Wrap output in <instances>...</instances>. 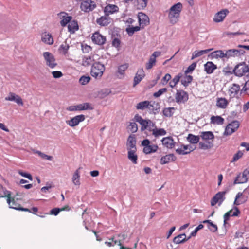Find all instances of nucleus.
Listing matches in <instances>:
<instances>
[{"instance_id":"5","label":"nucleus","mask_w":249,"mask_h":249,"mask_svg":"<svg viewBox=\"0 0 249 249\" xmlns=\"http://www.w3.org/2000/svg\"><path fill=\"white\" fill-rule=\"evenodd\" d=\"M227 191L217 193L211 199V206H214L217 203H218V205L220 206L225 199V195Z\"/></svg>"},{"instance_id":"33","label":"nucleus","mask_w":249,"mask_h":249,"mask_svg":"<svg viewBox=\"0 0 249 249\" xmlns=\"http://www.w3.org/2000/svg\"><path fill=\"white\" fill-rule=\"evenodd\" d=\"M201 138L204 140H213L214 139V136L212 131H204L201 132L200 135Z\"/></svg>"},{"instance_id":"46","label":"nucleus","mask_w":249,"mask_h":249,"mask_svg":"<svg viewBox=\"0 0 249 249\" xmlns=\"http://www.w3.org/2000/svg\"><path fill=\"white\" fill-rule=\"evenodd\" d=\"M90 80L91 78L90 76L83 75L80 78L79 82L81 85H85L87 84Z\"/></svg>"},{"instance_id":"43","label":"nucleus","mask_w":249,"mask_h":249,"mask_svg":"<svg viewBox=\"0 0 249 249\" xmlns=\"http://www.w3.org/2000/svg\"><path fill=\"white\" fill-rule=\"evenodd\" d=\"M70 210V208H69V206H67L66 207H64V208H54L52 209L50 211V214L51 215H54L55 216H56L59 214L60 212L64 211V210Z\"/></svg>"},{"instance_id":"48","label":"nucleus","mask_w":249,"mask_h":249,"mask_svg":"<svg viewBox=\"0 0 249 249\" xmlns=\"http://www.w3.org/2000/svg\"><path fill=\"white\" fill-rule=\"evenodd\" d=\"M128 129L133 133H135L138 130L137 124L135 122H131L128 126Z\"/></svg>"},{"instance_id":"32","label":"nucleus","mask_w":249,"mask_h":249,"mask_svg":"<svg viewBox=\"0 0 249 249\" xmlns=\"http://www.w3.org/2000/svg\"><path fill=\"white\" fill-rule=\"evenodd\" d=\"M166 131L164 128H153L152 129V134L156 138L160 136L166 135Z\"/></svg>"},{"instance_id":"11","label":"nucleus","mask_w":249,"mask_h":249,"mask_svg":"<svg viewBox=\"0 0 249 249\" xmlns=\"http://www.w3.org/2000/svg\"><path fill=\"white\" fill-rule=\"evenodd\" d=\"M136 136L134 134H131L129 136L126 146H127V149L128 150V151L129 150H134L136 151L137 150V147H136Z\"/></svg>"},{"instance_id":"35","label":"nucleus","mask_w":249,"mask_h":249,"mask_svg":"<svg viewBox=\"0 0 249 249\" xmlns=\"http://www.w3.org/2000/svg\"><path fill=\"white\" fill-rule=\"evenodd\" d=\"M183 74L180 72L176 75L173 79L169 82L170 87L174 88L179 81L180 79L182 77Z\"/></svg>"},{"instance_id":"56","label":"nucleus","mask_w":249,"mask_h":249,"mask_svg":"<svg viewBox=\"0 0 249 249\" xmlns=\"http://www.w3.org/2000/svg\"><path fill=\"white\" fill-rule=\"evenodd\" d=\"M18 173L21 176L25 177L30 180H33V178H32V175L28 173L23 172L22 170H19L18 171Z\"/></svg>"},{"instance_id":"16","label":"nucleus","mask_w":249,"mask_h":249,"mask_svg":"<svg viewBox=\"0 0 249 249\" xmlns=\"http://www.w3.org/2000/svg\"><path fill=\"white\" fill-rule=\"evenodd\" d=\"M162 144L167 148L171 149L175 145L176 142H174L172 137H164L161 140Z\"/></svg>"},{"instance_id":"10","label":"nucleus","mask_w":249,"mask_h":249,"mask_svg":"<svg viewBox=\"0 0 249 249\" xmlns=\"http://www.w3.org/2000/svg\"><path fill=\"white\" fill-rule=\"evenodd\" d=\"M175 99L177 103H185L188 100V93L183 90H177Z\"/></svg>"},{"instance_id":"28","label":"nucleus","mask_w":249,"mask_h":249,"mask_svg":"<svg viewBox=\"0 0 249 249\" xmlns=\"http://www.w3.org/2000/svg\"><path fill=\"white\" fill-rule=\"evenodd\" d=\"M228 100L225 98H218L216 101V106L220 108H225L228 105Z\"/></svg>"},{"instance_id":"49","label":"nucleus","mask_w":249,"mask_h":249,"mask_svg":"<svg viewBox=\"0 0 249 249\" xmlns=\"http://www.w3.org/2000/svg\"><path fill=\"white\" fill-rule=\"evenodd\" d=\"M41 158L43 159H47L48 160L51 161L53 160V157L51 156L47 155L40 151H36V152Z\"/></svg>"},{"instance_id":"62","label":"nucleus","mask_w":249,"mask_h":249,"mask_svg":"<svg viewBox=\"0 0 249 249\" xmlns=\"http://www.w3.org/2000/svg\"><path fill=\"white\" fill-rule=\"evenodd\" d=\"M204 228V225L202 224H200L195 229L191 232V236H195L196 235L198 231Z\"/></svg>"},{"instance_id":"39","label":"nucleus","mask_w":249,"mask_h":249,"mask_svg":"<svg viewBox=\"0 0 249 249\" xmlns=\"http://www.w3.org/2000/svg\"><path fill=\"white\" fill-rule=\"evenodd\" d=\"M105 244L108 247H112L117 244L119 246L122 245L120 240H115L114 237L109 238L108 241H106Z\"/></svg>"},{"instance_id":"57","label":"nucleus","mask_w":249,"mask_h":249,"mask_svg":"<svg viewBox=\"0 0 249 249\" xmlns=\"http://www.w3.org/2000/svg\"><path fill=\"white\" fill-rule=\"evenodd\" d=\"M243 155V152L239 150L236 154H235L233 156L232 160H231L232 162H235L238 160L240 158H241Z\"/></svg>"},{"instance_id":"15","label":"nucleus","mask_w":249,"mask_h":249,"mask_svg":"<svg viewBox=\"0 0 249 249\" xmlns=\"http://www.w3.org/2000/svg\"><path fill=\"white\" fill-rule=\"evenodd\" d=\"M111 22V18L105 14L96 19L97 23L101 26H107Z\"/></svg>"},{"instance_id":"6","label":"nucleus","mask_w":249,"mask_h":249,"mask_svg":"<svg viewBox=\"0 0 249 249\" xmlns=\"http://www.w3.org/2000/svg\"><path fill=\"white\" fill-rule=\"evenodd\" d=\"M43 56L46 61L47 65L51 68H54L57 65L54 56L50 52L43 53Z\"/></svg>"},{"instance_id":"38","label":"nucleus","mask_w":249,"mask_h":249,"mask_svg":"<svg viewBox=\"0 0 249 249\" xmlns=\"http://www.w3.org/2000/svg\"><path fill=\"white\" fill-rule=\"evenodd\" d=\"M187 141L192 144H196L199 142V137L192 134H189L187 138Z\"/></svg>"},{"instance_id":"29","label":"nucleus","mask_w":249,"mask_h":249,"mask_svg":"<svg viewBox=\"0 0 249 249\" xmlns=\"http://www.w3.org/2000/svg\"><path fill=\"white\" fill-rule=\"evenodd\" d=\"M78 111L93 110V107L89 103H84L77 105Z\"/></svg>"},{"instance_id":"50","label":"nucleus","mask_w":249,"mask_h":249,"mask_svg":"<svg viewBox=\"0 0 249 249\" xmlns=\"http://www.w3.org/2000/svg\"><path fill=\"white\" fill-rule=\"evenodd\" d=\"M196 62L192 63L185 71V74L187 75L188 73L193 72L196 67Z\"/></svg>"},{"instance_id":"51","label":"nucleus","mask_w":249,"mask_h":249,"mask_svg":"<svg viewBox=\"0 0 249 249\" xmlns=\"http://www.w3.org/2000/svg\"><path fill=\"white\" fill-rule=\"evenodd\" d=\"M7 202L9 205L10 208L14 209V207H20L19 205L17 203L14 199L11 200L10 197H8Z\"/></svg>"},{"instance_id":"9","label":"nucleus","mask_w":249,"mask_h":249,"mask_svg":"<svg viewBox=\"0 0 249 249\" xmlns=\"http://www.w3.org/2000/svg\"><path fill=\"white\" fill-rule=\"evenodd\" d=\"M85 119V115L81 114L72 118L70 120L66 121V122L71 127H74L77 125L80 122L84 121Z\"/></svg>"},{"instance_id":"14","label":"nucleus","mask_w":249,"mask_h":249,"mask_svg":"<svg viewBox=\"0 0 249 249\" xmlns=\"http://www.w3.org/2000/svg\"><path fill=\"white\" fill-rule=\"evenodd\" d=\"M227 9H222L215 14L213 18V21L216 23L222 21L226 15L229 13Z\"/></svg>"},{"instance_id":"64","label":"nucleus","mask_w":249,"mask_h":249,"mask_svg":"<svg viewBox=\"0 0 249 249\" xmlns=\"http://www.w3.org/2000/svg\"><path fill=\"white\" fill-rule=\"evenodd\" d=\"M248 91H249V79L247 80L245 83L241 90V92H247Z\"/></svg>"},{"instance_id":"37","label":"nucleus","mask_w":249,"mask_h":249,"mask_svg":"<svg viewBox=\"0 0 249 249\" xmlns=\"http://www.w3.org/2000/svg\"><path fill=\"white\" fill-rule=\"evenodd\" d=\"M128 67V64L127 63L121 65L119 66L117 72L121 76V77H119L120 79L124 77L125 71L127 69Z\"/></svg>"},{"instance_id":"54","label":"nucleus","mask_w":249,"mask_h":249,"mask_svg":"<svg viewBox=\"0 0 249 249\" xmlns=\"http://www.w3.org/2000/svg\"><path fill=\"white\" fill-rule=\"evenodd\" d=\"M91 62V57L90 56L84 57L82 60V65L84 66H89Z\"/></svg>"},{"instance_id":"13","label":"nucleus","mask_w":249,"mask_h":249,"mask_svg":"<svg viewBox=\"0 0 249 249\" xmlns=\"http://www.w3.org/2000/svg\"><path fill=\"white\" fill-rule=\"evenodd\" d=\"M139 23L140 26H142V28L148 25L149 24V18L148 17L142 12H139L138 15Z\"/></svg>"},{"instance_id":"31","label":"nucleus","mask_w":249,"mask_h":249,"mask_svg":"<svg viewBox=\"0 0 249 249\" xmlns=\"http://www.w3.org/2000/svg\"><path fill=\"white\" fill-rule=\"evenodd\" d=\"M150 102L148 101H144L138 103L136 106L137 109L143 110L145 108H150Z\"/></svg>"},{"instance_id":"52","label":"nucleus","mask_w":249,"mask_h":249,"mask_svg":"<svg viewBox=\"0 0 249 249\" xmlns=\"http://www.w3.org/2000/svg\"><path fill=\"white\" fill-rule=\"evenodd\" d=\"M194 149H190L188 151H185V150L181 147L180 148H178L176 150V152L179 155H184L189 154L191 152L193 151Z\"/></svg>"},{"instance_id":"26","label":"nucleus","mask_w":249,"mask_h":249,"mask_svg":"<svg viewBox=\"0 0 249 249\" xmlns=\"http://www.w3.org/2000/svg\"><path fill=\"white\" fill-rule=\"evenodd\" d=\"M240 86L236 84H233L232 86L229 89L230 96L235 97L240 90Z\"/></svg>"},{"instance_id":"42","label":"nucleus","mask_w":249,"mask_h":249,"mask_svg":"<svg viewBox=\"0 0 249 249\" xmlns=\"http://www.w3.org/2000/svg\"><path fill=\"white\" fill-rule=\"evenodd\" d=\"M69 48L70 46L69 44L66 42H65V44H62L60 46L58 51L61 53L66 55L68 53Z\"/></svg>"},{"instance_id":"30","label":"nucleus","mask_w":249,"mask_h":249,"mask_svg":"<svg viewBox=\"0 0 249 249\" xmlns=\"http://www.w3.org/2000/svg\"><path fill=\"white\" fill-rule=\"evenodd\" d=\"M224 119L220 116H212L211 117V124H223Z\"/></svg>"},{"instance_id":"21","label":"nucleus","mask_w":249,"mask_h":249,"mask_svg":"<svg viewBox=\"0 0 249 249\" xmlns=\"http://www.w3.org/2000/svg\"><path fill=\"white\" fill-rule=\"evenodd\" d=\"M149 107L150 108H148L149 110V113L154 115L158 114L160 109V104L155 101L153 102L152 104L150 103Z\"/></svg>"},{"instance_id":"58","label":"nucleus","mask_w":249,"mask_h":249,"mask_svg":"<svg viewBox=\"0 0 249 249\" xmlns=\"http://www.w3.org/2000/svg\"><path fill=\"white\" fill-rule=\"evenodd\" d=\"M143 78L140 76V75H138V74H136L134 78V82L133 86L135 87L142 80Z\"/></svg>"},{"instance_id":"20","label":"nucleus","mask_w":249,"mask_h":249,"mask_svg":"<svg viewBox=\"0 0 249 249\" xmlns=\"http://www.w3.org/2000/svg\"><path fill=\"white\" fill-rule=\"evenodd\" d=\"M204 70L208 74H212L217 69V66L211 61H208L204 65Z\"/></svg>"},{"instance_id":"19","label":"nucleus","mask_w":249,"mask_h":249,"mask_svg":"<svg viewBox=\"0 0 249 249\" xmlns=\"http://www.w3.org/2000/svg\"><path fill=\"white\" fill-rule=\"evenodd\" d=\"M177 158L174 154H169L161 158L160 163L162 165L165 164L170 161H174Z\"/></svg>"},{"instance_id":"53","label":"nucleus","mask_w":249,"mask_h":249,"mask_svg":"<svg viewBox=\"0 0 249 249\" xmlns=\"http://www.w3.org/2000/svg\"><path fill=\"white\" fill-rule=\"evenodd\" d=\"M72 19L71 16H67L60 21V24L62 27H65L69 24Z\"/></svg>"},{"instance_id":"59","label":"nucleus","mask_w":249,"mask_h":249,"mask_svg":"<svg viewBox=\"0 0 249 249\" xmlns=\"http://www.w3.org/2000/svg\"><path fill=\"white\" fill-rule=\"evenodd\" d=\"M232 212V210H231L230 211H228V212L226 213L224 215V224L223 226H225L227 221L229 220L230 217L231 216V213Z\"/></svg>"},{"instance_id":"55","label":"nucleus","mask_w":249,"mask_h":249,"mask_svg":"<svg viewBox=\"0 0 249 249\" xmlns=\"http://www.w3.org/2000/svg\"><path fill=\"white\" fill-rule=\"evenodd\" d=\"M156 59L151 56L149 59L148 62L146 63V69L147 70L150 69L156 63Z\"/></svg>"},{"instance_id":"47","label":"nucleus","mask_w":249,"mask_h":249,"mask_svg":"<svg viewBox=\"0 0 249 249\" xmlns=\"http://www.w3.org/2000/svg\"><path fill=\"white\" fill-rule=\"evenodd\" d=\"M182 236H185V233L179 234L175 237L173 239V242L174 243L176 244H183L184 242H182L181 239H182Z\"/></svg>"},{"instance_id":"2","label":"nucleus","mask_w":249,"mask_h":249,"mask_svg":"<svg viewBox=\"0 0 249 249\" xmlns=\"http://www.w3.org/2000/svg\"><path fill=\"white\" fill-rule=\"evenodd\" d=\"M134 119L142 125L141 128V130L142 131L148 129L149 131L152 132L153 128H157L155 122H153L150 119H143L142 116L139 115L138 114L135 115Z\"/></svg>"},{"instance_id":"12","label":"nucleus","mask_w":249,"mask_h":249,"mask_svg":"<svg viewBox=\"0 0 249 249\" xmlns=\"http://www.w3.org/2000/svg\"><path fill=\"white\" fill-rule=\"evenodd\" d=\"M245 53V51L242 49H230L226 51V55L227 58L231 57H238L243 55Z\"/></svg>"},{"instance_id":"22","label":"nucleus","mask_w":249,"mask_h":249,"mask_svg":"<svg viewBox=\"0 0 249 249\" xmlns=\"http://www.w3.org/2000/svg\"><path fill=\"white\" fill-rule=\"evenodd\" d=\"M41 40L45 44L52 45L53 43V39L52 35L45 32L42 35Z\"/></svg>"},{"instance_id":"60","label":"nucleus","mask_w":249,"mask_h":249,"mask_svg":"<svg viewBox=\"0 0 249 249\" xmlns=\"http://www.w3.org/2000/svg\"><path fill=\"white\" fill-rule=\"evenodd\" d=\"M112 45L113 47L119 49L120 48L121 41L118 38H114L112 42Z\"/></svg>"},{"instance_id":"45","label":"nucleus","mask_w":249,"mask_h":249,"mask_svg":"<svg viewBox=\"0 0 249 249\" xmlns=\"http://www.w3.org/2000/svg\"><path fill=\"white\" fill-rule=\"evenodd\" d=\"M175 109V108L174 107L165 108L162 111L163 114L165 117H171L174 114L172 110Z\"/></svg>"},{"instance_id":"24","label":"nucleus","mask_w":249,"mask_h":249,"mask_svg":"<svg viewBox=\"0 0 249 249\" xmlns=\"http://www.w3.org/2000/svg\"><path fill=\"white\" fill-rule=\"evenodd\" d=\"M202 223L207 224V228L211 232H216L217 231L218 228L217 225L213 223L211 220H205Z\"/></svg>"},{"instance_id":"36","label":"nucleus","mask_w":249,"mask_h":249,"mask_svg":"<svg viewBox=\"0 0 249 249\" xmlns=\"http://www.w3.org/2000/svg\"><path fill=\"white\" fill-rule=\"evenodd\" d=\"M136 151L129 150L128 151V158L134 164L137 163L138 156L135 154Z\"/></svg>"},{"instance_id":"25","label":"nucleus","mask_w":249,"mask_h":249,"mask_svg":"<svg viewBox=\"0 0 249 249\" xmlns=\"http://www.w3.org/2000/svg\"><path fill=\"white\" fill-rule=\"evenodd\" d=\"M213 50V49L211 48V49H206V50H200V51H195L193 52V53L192 54L191 60H193V59H195V58H196V57H199L201 55H203L204 54H206Z\"/></svg>"},{"instance_id":"18","label":"nucleus","mask_w":249,"mask_h":249,"mask_svg":"<svg viewBox=\"0 0 249 249\" xmlns=\"http://www.w3.org/2000/svg\"><path fill=\"white\" fill-rule=\"evenodd\" d=\"M119 8L116 5L108 4L107 5L104 9V12L106 15H109L112 14L118 11Z\"/></svg>"},{"instance_id":"3","label":"nucleus","mask_w":249,"mask_h":249,"mask_svg":"<svg viewBox=\"0 0 249 249\" xmlns=\"http://www.w3.org/2000/svg\"><path fill=\"white\" fill-rule=\"evenodd\" d=\"M105 70V68L103 64L99 62H95L92 66L90 74L95 78H100L103 75Z\"/></svg>"},{"instance_id":"17","label":"nucleus","mask_w":249,"mask_h":249,"mask_svg":"<svg viewBox=\"0 0 249 249\" xmlns=\"http://www.w3.org/2000/svg\"><path fill=\"white\" fill-rule=\"evenodd\" d=\"M248 181L246 171L245 170L242 173H240L235 178L234 184H242L246 183Z\"/></svg>"},{"instance_id":"63","label":"nucleus","mask_w":249,"mask_h":249,"mask_svg":"<svg viewBox=\"0 0 249 249\" xmlns=\"http://www.w3.org/2000/svg\"><path fill=\"white\" fill-rule=\"evenodd\" d=\"M52 75L54 78H59L63 76V73L60 71H53Z\"/></svg>"},{"instance_id":"23","label":"nucleus","mask_w":249,"mask_h":249,"mask_svg":"<svg viewBox=\"0 0 249 249\" xmlns=\"http://www.w3.org/2000/svg\"><path fill=\"white\" fill-rule=\"evenodd\" d=\"M68 31L71 34H74L79 29V26L76 20L70 21L68 25Z\"/></svg>"},{"instance_id":"8","label":"nucleus","mask_w":249,"mask_h":249,"mask_svg":"<svg viewBox=\"0 0 249 249\" xmlns=\"http://www.w3.org/2000/svg\"><path fill=\"white\" fill-rule=\"evenodd\" d=\"M91 39L94 43L98 45H103L106 41V37L100 34L99 32H96L92 35Z\"/></svg>"},{"instance_id":"41","label":"nucleus","mask_w":249,"mask_h":249,"mask_svg":"<svg viewBox=\"0 0 249 249\" xmlns=\"http://www.w3.org/2000/svg\"><path fill=\"white\" fill-rule=\"evenodd\" d=\"M193 80V76L189 75H186L183 78L180 80V82L182 85H183L184 87H187L190 83Z\"/></svg>"},{"instance_id":"34","label":"nucleus","mask_w":249,"mask_h":249,"mask_svg":"<svg viewBox=\"0 0 249 249\" xmlns=\"http://www.w3.org/2000/svg\"><path fill=\"white\" fill-rule=\"evenodd\" d=\"M80 169H81V168L79 167L78 169H77L75 171V172L73 175L72 178V182L75 185H79L80 184V181H79V179H80L79 170Z\"/></svg>"},{"instance_id":"27","label":"nucleus","mask_w":249,"mask_h":249,"mask_svg":"<svg viewBox=\"0 0 249 249\" xmlns=\"http://www.w3.org/2000/svg\"><path fill=\"white\" fill-rule=\"evenodd\" d=\"M212 58H226V52L224 53L222 50H217L211 53L210 54Z\"/></svg>"},{"instance_id":"1","label":"nucleus","mask_w":249,"mask_h":249,"mask_svg":"<svg viewBox=\"0 0 249 249\" xmlns=\"http://www.w3.org/2000/svg\"><path fill=\"white\" fill-rule=\"evenodd\" d=\"M182 8V4L180 2L175 4L170 7L168 11V18L171 23L174 24L178 21Z\"/></svg>"},{"instance_id":"44","label":"nucleus","mask_w":249,"mask_h":249,"mask_svg":"<svg viewBox=\"0 0 249 249\" xmlns=\"http://www.w3.org/2000/svg\"><path fill=\"white\" fill-rule=\"evenodd\" d=\"M141 29V27L138 26L135 27H130L129 26L126 29V31L129 36H131L134 34L135 32H137L140 31Z\"/></svg>"},{"instance_id":"40","label":"nucleus","mask_w":249,"mask_h":249,"mask_svg":"<svg viewBox=\"0 0 249 249\" xmlns=\"http://www.w3.org/2000/svg\"><path fill=\"white\" fill-rule=\"evenodd\" d=\"M148 0H136L137 8L139 10H143L147 6Z\"/></svg>"},{"instance_id":"7","label":"nucleus","mask_w":249,"mask_h":249,"mask_svg":"<svg viewBox=\"0 0 249 249\" xmlns=\"http://www.w3.org/2000/svg\"><path fill=\"white\" fill-rule=\"evenodd\" d=\"M96 7V4L91 0H86L81 3L80 8L85 12H89L93 10Z\"/></svg>"},{"instance_id":"4","label":"nucleus","mask_w":249,"mask_h":249,"mask_svg":"<svg viewBox=\"0 0 249 249\" xmlns=\"http://www.w3.org/2000/svg\"><path fill=\"white\" fill-rule=\"evenodd\" d=\"M240 124L237 120H234L229 124L226 127L224 135H230L235 132L239 128Z\"/></svg>"},{"instance_id":"61","label":"nucleus","mask_w":249,"mask_h":249,"mask_svg":"<svg viewBox=\"0 0 249 249\" xmlns=\"http://www.w3.org/2000/svg\"><path fill=\"white\" fill-rule=\"evenodd\" d=\"M167 91V88H162L159 90L157 92H156L154 93L153 96L155 97H159L161 95H162L164 92H166Z\"/></svg>"}]
</instances>
